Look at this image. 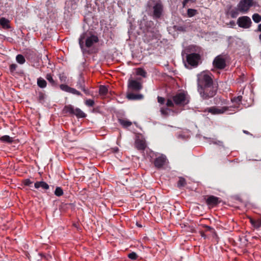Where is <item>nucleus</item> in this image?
Wrapping results in <instances>:
<instances>
[{
	"mask_svg": "<svg viewBox=\"0 0 261 261\" xmlns=\"http://www.w3.org/2000/svg\"><path fill=\"white\" fill-rule=\"evenodd\" d=\"M187 2H188V0H185V1H184V6H185V4L187 3Z\"/></svg>",
	"mask_w": 261,
	"mask_h": 261,
	"instance_id": "864d4df0",
	"label": "nucleus"
},
{
	"mask_svg": "<svg viewBox=\"0 0 261 261\" xmlns=\"http://www.w3.org/2000/svg\"><path fill=\"white\" fill-rule=\"evenodd\" d=\"M136 147L140 150H144L146 148L145 142L141 140H137L135 142Z\"/></svg>",
	"mask_w": 261,
	"mask_h": 261,
	"instance_id": "6ab92c4d",
	"label": "nucleus"
},
{
	"mask_svg": "<svg viewBox=\"0 0 261 261\" xmlns=\"http://www.w3.org/2000/svg\"><path fill=\"white\" fill-rule=\"evenodd\" d=\"M238 26L241 28L248 29L250 28L251 24V20L250 17L247 16H243L239 17L238 19Z\"/></svg>",
	"mask_w": 261,
	"mask_h": 261,
	"instance_id": "9d476101",
	"label": "nucleus"
},
{
	"mask_svg": "<svg viewBox=\"0 0 261 261\" xmlns=\"http://www.w3.org/2000/svg\"><path fill=\"white\" fill-rule=\"evenodd\" d=\"M174 30L179 32H186L187 27L186 25H174Z\"/></svg>",
	"mask_w": 261,
	"mask_h": 261,
	"instance_id": "c85d7f7f",
	"label": "nucleus"
},
{
	"mask_svg": "<svg viewBox=\"0 0 261 261\" xmlns=\"http://www.w3.org/2000/svg\"><path fill=\"white\" fill-rule=\"evenodd\" d=\"M187 185L186 180L185 178L180 177L179 178L178 181L177 182V187L179 188L184 187Z\"/></svg>",
	"mask_w": 261,
	"mask_h": 261,
	"instance_id": "c756f323",
	"label": "nucleus"
},
{
	"mask_svg": "<svg viewBox=\"0 0 261 261\" xmlns=\"http://www.w3.org/2000/svg\"><path fill=\"white\" fill-rule=\"evenodd\" d=\"M127 257L130 259L135 260L138 259V254H137L135 252H132L128 254Z\"/></svg>",
	"mask_w": 261,
	"mask_h": 261,
	"instance_id": "e433bc0d",
	"label": "nucleus"
},
{
	"mask_svg": "<svg viewBox=\"0 0 261 261\" xmlns=\"http://www.w3.org/2000/svg\"><path fill=\"white\" fill-rule=\"evenodd\" d=\"M242 96H238L237 97H233L232 99V102L236 103L237 105H239L241 102Z\"/></svg>",
	"mask_w": 261,
	"mask_h": 261,
	"instance_id": "ea45409f",
	"label": "nucleus"
},
{
	"mask_svg": "<svg viewBox=\"0 0 261 261\" xmlns=\"http://www.w3.org/2000/svg\"><path fill=\"white\" fill-rule=\"evenodd\" d=\"M172 99H173L175 105L179 107H184L189 102L187 94L184 92L176 93L175 95L172 96Z\"/></svg>",
	"mask_w": 261,
	"mask_h": 261,
	"instance_id": "39448f33",
	"label": "nucleus"
},
{
	"mask_svg": "<svg viewBox=\"0 0 261 261\" xmlns=\"http://www.w3.org/2000/svg\"><path fill=\"white\" fill-rule=\"evenodd\" d=\"M126 97L129 100H141L144 98L142 94H135L131 91H128Z\"/></svg>",
	"mask_w": 261,
	"mask_h": 261,
	"instance_id": "2eb2a0df",
	"label": "nucleus"
},
{
	"mask_svg": "<svg viewBox=\"0 0 261 261\" xmlns=\"http://www.w3.org/2000/svg\"><path fill=\"white\" fill-rule=\"evenodd\" d=\"M143 28L144 32H146V36L148 37L149 40H152L153 39L158 38L159 34L158 30H156L152 21H146L144 23Z\"/></svg>",
	"mask_w": 261,
	"mask_h": 261,
	"instance_id": "20e7f679",
	"label": "nucleus"
},
{
	"mask_svg": "<svg viewBox=\"0 0 261 261\" xmlns=\"http://www.w3.org/2000/svg\"><path fill=\"white\" fill-rule=\"evenodd\" d=\"M138 226H139L140 227H141V225H138Z\"/></svg>",
	"mask_w": 261,
	"mask_h": 261,
	"instance_id": "13d9d810",
	"label": "nucleus"
},
{
	"mask_svg": "<svg viewBox=\"0 0 261 261\" xmlns=\"http://www.w3.org/2000/svg\"><path fill=\"white\" fill-rule=\"evenodd\" d=\"M45 95L44 93L40 92L38 93V101L39 102L41 103H43L44 102V101L45 100Z\"/></svg>",
	"mask_w": 261,
	"mask_h": 261,
	"instance_id": "72a5a7b5",
	"label": "nucleus"
},
{
	"mask_svg": "<svg viewBox=\"0 0 261 261\" xmlns=\"http://www.w3.org/2000/svg\"><path fill=\"white\" fill-rule=\"evenodd\" d=\"M99 41V38L97 36L93 34L89 35L87 32H84L80 36L79 39V43L80 47L82 50H84V42L85 46L87 48H89L92 46V45Z\"/></svg>",
	"mask_w": 261,
	"mask_h": 261,
	"instance_id": "7ed1b4c3",
	"label": "nucleus"
},
{
	"mask_svg": "<svg viewBox=\"0 0 261 261\" xmlns=\"http://www.w3.org/2000/svg\"><path fill=\"white\" fill-rule=\"evenodd\" d=\"M197 14V10L195 9H189L187 10V15L189 17H192Z\"/></svg>",
	"mask_w": 261,
	"mask_h": 261,
	"instance_id": "4c0bfd02",
	"label": "nucleus"
},
{
	"mask_svg": "<svg viewBox=\"0 0 261 261\" xmlns=\"http://www.w3.org/2000/svg\"><path fill=\"white\" fill-rule=\"evenodd\" d=\"M230 24H232V25H234L235 24V22L234 21H230Z\"/></svg>",
	"mask_w": 261,
	"mask_h": 261,
	"instance_id": "5fc2aeb1",
	"label": "nucleus"
},
{
	"mask_svg": "<svg viewBox=\"0 0 261 261\" xmlns=\"http://www.w3.org/2000/svg\"><path fill=\"white\" fill-rule=\"evenodd\" d=\"M243 133L246 135H250V133L249 132L248 130H243Z\"/></svg>",
	"mask_w": 261,
	"mask_h": 261,
	"instance_id": "3c124183",
	"label": "nucleus"
},
{
	"mask_svg": "<svg viewBox=\"0 0 261 261\" xmlns=\"http://www.w3.org/2000/svg\"><path fill=\"white\" fill-rule=\"evenodd\" d=\"M76 87L79 89L81 90L85 88V80L83 77H81L79 78L77 82H76Z\"/></svg>",
	"mask_w": 261,
	"mask_h": 261,
	"instance_id": "a878e982",
	"label": "nucleus"
},
{
	"mask_svg": "<svg viewBox=\"0 0 261 261\" xmlns=\"http://www.w3.org/2000/svg\"><path fill=\"white\" fill-rule=\"evenodd\" d=\"M200 235H201V237L203 239H205L207 238V236L205 234L204 232L203 231H199Z\"/></svg>",
	"mask_w": 261,
	"mask_h": 261,
	"instance_id": "8fccbe9b",
	"label": "nucleus"
},
{
	"mask_svg": "<svg viewBox=\"0 0 261 261\" xmlns=\"http://www.w3.org/2000/svg\"><path fill=\"white\" fill-rule=\"evenodd\" d=\"M158 101L159 103L161 105H163L165 102V98L162 97L161 96H158Z\"/></svg>",
	"mask_w": 261,
	"mask_h": 261,
	"instance_id": "de8ad7c7",
	"label": "nucleus"
},
{
	"mask_svg": "<svg viewBox=\"0 0 261 261\" xmlns=\"http://www.w3.org/2000/svg\"><path fill=\"white\" fill-rule=\"evenodd\" d=\"M186 59L188 64L195 67L198 65V62L200 59V56L198 54L192 53L187 54Z\"/></svg>",
	"mask_w": 261,
	"mask_h": 261,
	"instance_id": "1a4fd4ad",
	"label": "nucleus"
},
{
	"mask_svg": "<svg viewBox=\"0 0 261 261\" xmlns=\"http://www.w3.org/2000/svg\"><path fill=\"white\" fill-rule=\"evenodd\" d=\"M167 159L165 155H161L160 156L155 158L153 161L154 166L158 168L163 167L164 164H166Z\"/></svg>",
	"mask_w": 261,
	"mask_h": 261,
	"instance_id": "4468645a",
	"label": "nucleus"
},
{
	"mask_svg": "<svg viewBox=\"0 0 261 261\" xmlns=\"http://www.w3.org/2000/svg\"><path fill=\"white\" fill-rule=\"evenodd\" d=\"M127 87L132 92H139L143 88L142 84L136 80L129 79L128 81Z\"/></svg>",
	"mask_w": 261,
	"mask_h": 261,
	"instance_id": "0eeeda50",
	"label": "nucleus"
},
{
	"mask_svg": "<svg viewBox=\"0 0 261 261\" xmlns=\"http://www.w3.org/2000/svg\"><path fill=\"white\" fill-rule=\"evenodd\" d=\"M46 80L48 81L49 83L51 84V85L53 86H57V83L53 79V76L50 74L48 73L45 76Z\"/></svg>",
	"mask_w": 261,
	"mask_h": 261,
	"instance_id": "7c9ffc66",
	"label": "nucleus"
},
{
	"mask_svg": "<svg viewBox=\"0 0 261 261\" xmlns=\"http://www.w3.org/2000/svg\"><path fill=\"white\" fill-rule=\"evenodd\" d=\"M108 92V88L106 86L100 85L99 88V93L101 96H105L107 95Z\"/></svg>",
	"mask_w": 261,
	"mask_h": 261,
	"instance_id": "b1692460",
	"label": "nucleus"
},
{
	"mask_svg": "<svg viewBox=\"0 0 261 261\" xmlns=\"http://www.w3.org/2000/svg\"><path fill=\"white\" fill-rule=\"evenodd\" d=\"M202 227H203V228L206 229V231H211V232L214 234L215 236L216 235L215 230L213 228L211 227L210 226H208L206 225H203Z\"/></svg>",
	"mask_w": 261,
	"mask_h": 261,
	"instance_id": "58836bf2",
	"label": "nucleus"
},
{
	"mask_svg": "<svg viewBox=\"0 0 261 261\" xmlns=\"http://www.w3.org/2000/svg\"><path fill=\"white\" fill-rule=\"evenodd\" d=\"M60 88L61 90L64 91V92H67L69 93L76 95L79 96H82V94L80 91L76 90V89L75 88H73L72 87H69L68 85L61 84L60 86Z\"/></svg>",
	"mask_w": 261,
	"mask_h": 261,
	"instance_id": "ddd939ff",
	"label": "nucleus"
},
{
	"mask_svg": "<svg viewBox=\"0 0 261 261\" xmlns=\"http://www.w3.org/2000/svg\"><path fill=\"white\" fill-rule=\"evenodd\" d=\"M137 74L138 75H141L143 77H146L147 73L145 70L140 68L137 69Z\"/></svg>",
	"mask_w": 261,
	"mask_h": 261,
	"instance_id": "f704fd0d",
	"label": "nucleus"
},
{
	"mask_svg": "<svg viewBox=\"0 0 261 261\" xmlns=\"http://www.w3.org/2000/svg\"><path fill=\"white\" fill-rule=\"evenodd\" d=\"M148 14L154 20L161 19L163 15L164 6L161 1H153L148 4Z\"/></svg>",
	"mask_w": 261,
	"mask_h": 261,
	"instance_id": "f03ea898",
	"label": "nucleus"
},
{
	"mask_svg": "<svg viewBox=\"0 0 261 261\" xmlns=\"http://www.w3.org/2000/svg\"><path fill=\"white\" fill-rule=\"evenodd\" d=\"M15 59H16L17 62L20 64H24L25 61L24 56L21 54L17 55Z\"/></svg>",
	"mask_w": 261,
	"mask_h": 261,
	"instance_id": "2f4dec72",
	"label": "nucleus"
},
{
	"mask_svg": "<svg viewBox=\"0 0 261 261\" xmlns=\"http://www.w3.org/2000/svg\"><path fill=\"white\" fill-rule=\"evenodd\" d=\"M249 220H250V222L254 228L258 229L261 227V219L255 220L251 217H250L249 218Z\"/></svg>",
	"mask_w": 261,
	"mask_h": 261,
	"instance_id": "f3484780",
	"label": "nucleus"
},
{
	"mask_svg": "<svg viewBox=\"0 0 261 261\" xmlns=\"http://www.w3.org/2000/svg\"><path fill=\"white\" fill-rule=\"evenodd\" d=\"M197 92L204 100L209 99L215 96L218 85L213 81L212 73L203 71L197 75Z\"/></svg>",
	"mask_w": 261,
	"mask_h": 261,
	"instance_id": "f257e3e1",
	"label": "nucleus"
},
{
	"mask_svg": "<svg viewBox=\"0 0 261 261\" xmlns=\"http://www.w3.org/2000/svg\"><path fill=\"white\" fill-rule=\"evenodd\" d=\"M228 110V107H218L213 106L209 108H207V112L210 113L212 115H220L224 113Z\"/></svg>",
	"mask_w": 261,
	"mask_h": 261,
	"instance_id": "9b49d317",
	"label": "nucleus"
},
{
	"mask_svg": "<svg viewBox=\"0 0 261 261\" xmlns=\"http://www.w3.org/2000/svg\"><path fill=\"white\" fill-rule=\"evenodd\" d=\"M17 64H12L10 65L9 70H10V72H11V73L14 72L15 71L16 69H17Z\"/></svg>",
	"mask_w": 261,
	"mask_h": 261,
	"instance_id": "c03bdc74",
	"label": "nucleus"
},
{
	"mask_svg": "<svg viewBox=\"0 0 261 261\" xmlns=\"http://www.w3.org/2000/svg\"><path fill=\"white\" fill-rule=\"evenodd\" d=\"M253 0H241L238 5V8H240V12L246 13L252 6Z\"/></svg>",
	"mask_w": 261,
	"mask_h": 261,
	"instance_id": "6e6552de",
	"label": "nucleus"
},
{
	"mask_svg": "<svg viewBox=\"0 0 261 261\" xmlns=\"http://www.w3.org/2000/svg\"><path fill=\"white\" fill-rule=\"evenodd\" d=\"M85 105L88 107H94V101L92 99H87L85 101Z\"/></svg>",
	"mask_w": 261,
	"mask_h": 261,
	"instance_id": "a19ab883",
	"label": "nucleus"
},
{
	"mask_svg": "<svg viewBox=\"0 0 261 261\" xmlns=\"http://www.w3.org/2000/svg\"><path fill=\"white\" fill-rule=\"evenodd\" d=\"M252 19H253V21L255 23H259L261 21V15L257 13H255L252 16Z\"/></svg>",
	"mask_w": 261,
	"mask_h": 261,
	"instance_id": "c9c22d12",
	"label": "nucleus"
},
{
	"mask_svg": "<svg viewBox=\"0 0 261 261\" xmlns=\"http://www.w3.org/2000/svg\"><path fill=\"white\" fill-rule=\"evenodd\" d=\"M35 52L33 50H27L25 51L24 56L28 60L32 59L35 57Z\"/></svg>",
	"mask_w": 261,
	"mask_h": 261,
	"instance_id": "4be33fe9",
	"label": "nucleus"
},
{
	"mask_svg": "<svg viewBox=\"0 0 261 261\" xmlns=\"http://www.w3.org/2000/svg\"><path fill=\"white\" fill-rule=\"evenodd\" d=\"M74 109H75L73 106L71 105H66L64 106L63 108V113L64 114H69L71 115V114L73 113Z\"/></svg>",
	"mask_w": 261,
	"mask_h": 261,
	"instance_id": "412c9836",
	"label": "nucleus"
},
{
	"mask_svg": "<svg viewBox=\"0 0 261 261\" xmlns=\"http://www.w3.org/2000/svg\"><path fill=\"white\" fill-rule=\"evenodd\" d=\"M71 115H73L77 118H83L86 117V114L84 113L81 109L79 108H75L73 111V113L71 114Z\"/></svg>",
	"mask_w": 261,
	"mask_h": 261,
	"instance_id": "a211bd4d",
	"label": "nucleus"
},
{
	"mask_svg": "<svg viewBox=\"0 0 261 261\" xmlns=\"http://www.w3.org/2000/svg\"><path fill=\"white\" fill-rule=\"evenodd\" d=\"M9 21L7 19H5L4 17H2L0 19V24L4 29H9Z\"/></svg>",
	"mask_w": 261,
	"mask_h": 261,
	"instance_id": "393cba45",
	"label": "nucleus"
},
{
	"mask_svg": "<svg viewBox=\"0 0 261 261\" xmlns=\"http://www.w3.org/2000/svg\"><path fill=\"white\" fill-rule=\"evenodd\" d=\"M81 90H83V91H84L85 94H86L87 95H91V93L89 90V89H86V88H84L83 89H81Z\"/></svg>",
	"mask_w": 261,
	"mask_h": 261,
	"instance_id": "09e8293b",
	"label": "nucleus"
},
{
	"mask_svg": "<svg viewBox=\"0 0 261 261\" xmlns=\"http://www.w3.org/2000/svg\"><path fill=\"white\" fill-rule=\"evenodd\" d=\"M217 98H215V104H217Z\"/></svg>",
	"mask_w": 261,
	"mask_h": 261,
	"instance_id": "6e6d98bb",
	"label": "nucleus"
},
{
	"mask_svg": "<svg viewBox=\"0 0 261 261\" xmlns=\"http://www.w3.org/2000/svg\"><path fill=\"white\" fill-rule=\"evenodd\" d=\"M258 31L261 32V23L258 25Z\"/></svg>",
	"mask_w": 261,
	"mask_h": 261,
	"instance_id": "603ef678",
	"label": "nucleus"
},
{
	"mask_svg": "<svg viewBox=\"0 0 261 261\" xmlns=\"http://www.w3.org/2000/svg\"><path fill=\"white\" fill-rule=\"evenodd\" d=\"M0 141L4 143H11L13 142V139L9 135H4L0 138Z\"/></svg>",
	"mask_w": 261,
	"mask_h": 261,
	"instance_id": "bb28decb",
	"label": "nucleus"
},
{
	"mask_svg": "<svg viewBox=\"0 0 261 261\" xmlns=\"http://www.w3.org/2000/svg\"><path fill=\"white\" fill-rule=\"evenodd\" d=\"M37 85L41 88H44L46 86V82L45 80L40 77L37 79Z\"/></svg>",
	"mask_w": 261,
	"mask_h": 261,
	"instance_id": "cd10ccee",
	"label": "nucleus"
},
{
	"mask_svg": "<svg viewBox=\"0 0 261 261\" xmlns=\"http://www.w3.org/2000/svg\"><path fill=\"white\" fill-rule=\"evenodd\" d=\"M220 202L221 200L220 198L213 195H210L205 199V203L210 207H214L220 204Z\"/></svg>",
	"mask_w": 261,
	"mask_h": 261,
	"instance_id": "f8f14e48",
	"label": "nucleus"
},
{
	"mask_svg": "<svg viewBox=\"0 0 261 261\" xmlns=\"http://www.w3.org/2000/svg\"><path fill=\"white\" fill-rule=\"evenodd\" d=\"M35 189H38L40 188H41L45 190H47L49 189V186L46 183V182L40 181H37L35 183Z\"/></svg>",
	"mask_w": 261,
	"mask_h": 261,
	"instance_id": "dca6fc26",
	"label": "nucleus"
},
{
	"mask_svg": "<svg viewBox=\"0 0 261 261\" xmlns=\"http://www.w3.org/2000/svg\"><path fill=\"white\" fill-rule=\"evenodd\" d=\"M168 111H169L168 108H164L163 107H162L161 108L160 112H161V115H162L164 116H166L168 115Z\"/></svg>",
	"mask_w": 261,
	"mask_h": 261,
	"instance_id": "79ce46f5",
	"label": "nucleus"
},
{
	"mask_svg": "<svg viewBox=\"0 0 261 261\" xmlns=\"http://www.w3.org/2000/svg\"><path fill=\"white\" fill-rule=\"evenodd\" d=\"M55 194L56 196L60 197L63 195V190L60 187H56L55 191Z\"/></svg>",
	"mask_w": 261,
	"mask_h": 261,
	"instance_id": "473e14b6",
	"label": "nucleus"
},
{
	"mask_svg": "<svg viewBox=\"0 0 261 261\" xmlns=\"http://www.w3.org/2000/svg\"><path fill=\"white\" fill-rule=\"evenodd\" d=\"M240 12V10H239V8H234L233 9H230L228 11V14L230 16L231 18H236L237 17L239 14V12Z\"/></svg>",
	"mask_w": 261,
	"mask_h": 261,
	"instance_id": "aec40b11",
	"label": "nucleus"
},
{
	"mask_svg": "<svg viewBox=\"0 0 261 261\" xmlns=\"http://www.w3.org/2000/svg\"><path fill=\"white\" fill-rule=\"evenodd\" d=\"M174 103L173 102V100L171 99H168L167 100L166 102V106L169 108H173L174 106Z\"/></svg>",
	"mask_w": 261,
	"mask_h": 261,
	"instance_id": "37998d69",
	"label": "nucleus"
},
{
	"mask_svg": "<svg viewBox=\"0 0 261 261\" xmlns=\"http://www.w3.org/2000/svg\"><path fill=\"white\" fill-rule=\"evenodd\" d=\"M59 77H60V80L61 82H66V76L64 74V73L60 74V76H59Z\"/></svg>",
	"mask_w": 261,
	"mask_h": 261,
	"instance_id": "49530a36",
	"label": "nucleus"
},
{
	"mask_svg": "<svg viewBox=\"0 0 261 261\" xmlns=\"http://www.w3.org/2000/svg\"><path fill=\"white\" fill-rule=\"evenodd\" d=\"M259 39L261 40V34L259 35Z\"/></svg>",
	"mask_w": 261,
	"mask_h": 261,
	"instance_id": "4d7b16f0",
	"label": "nucleus"
},
{
	"mask_svg": "<svg viewBox=\"0 0 261 261\" xmlns=\"http://www.w3.org/2000/svg\"><path fill=\"white\" fill-rule=\"evenodd\" d=\"M213 66L216 69L222 70L226 67V61L222 55H218L213 61Z\"/></svg>",
	"mask_w": 261,
	"mask_h": 261,
	"instance_id": "423d86ee",
	"label": "nucleus"
},
{
	"mask_svg": "<svg viewBox=\"0 0 261 261\" xmlns=\"http://www.w3.org/2000/svg\"><path fill=\"white\" fill-rule=\"evenodd\" d=\"M22 183H23L25 186H30V185L33 184V182L31 181L30 179L27 178L22 180Z\"/></svg>",
	"mask_w": 261,
	"mask_h": 261,
	"instance_id": "a18cd8bd",
	"label": "nucleus"
},
{
	"mask_svg": "<svg viewBox=\"0 0 261 261\" xmlns=\"http://www.w3.org/2000/svg\"><path fill=\"white\" fill-rule=\"evenodd\" d=\"M119 123L120 124V125H122V126L125 128L130 127V125H132V122H131L130 121L122 118L119 119Z\"/></svg>",
	"mask_w": 261,
	"mask_h": 261,
	"instance_id": "5701e85b",
	"label": "nucleus"
}]
</instances>
